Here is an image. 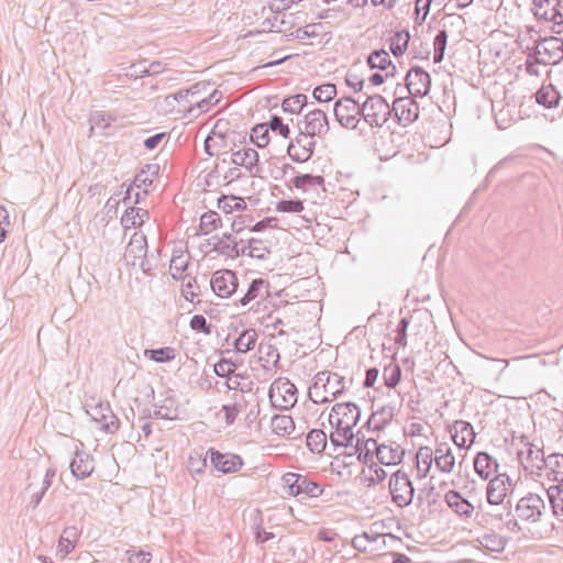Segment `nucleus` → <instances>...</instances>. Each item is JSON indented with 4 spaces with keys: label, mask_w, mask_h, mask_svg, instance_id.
I'll use <instances>...</instances> for the list:
<instances>
[{
    "label": "nucleus",
    "mask_w": 563,
    "mask_h": 563,
    "mask_svg": "<svg viewBox=\"0 0 563 563\" xmlns=\"http://www.w3.org/2000/svg\"><path fill=\"white\" fill-rule=\"evenodd\" d=\"M361 410L354 402H338L329 413V423L332 428L330 439L335 445L346 446L354 437Z\"/></svg>",
    "instance_id": "nucleus-1"
},
{
    "label": "nucleus",
    "mask_w": 563,
    "mask_h": 563,
    "mask_svg": "<svg viewBox=\"0 0 563 563\" xmlns=\"http://www.w3.org/2000/svg\"><path fill=\"white\" fill-rule=\"evenodd\" d=\"M345 388V378L330 371L319 372L309 388V398L314 404H324L342 394Z\"/></svg>",
    "instance_id": "nucleus-2"
},
{
    "label": "nucleus",
    "mask_w": 563,
    "mask_h": 563,
    "mask_svg": "<svg viewBox=\"0 0 563 563\" xmlns=\"http://www.w3.org/2000/svg\"><path fill=\"white\" fill-rule=\"evenodd\" d=\"M280 487L283 493L289 497L305 495L309 498H318L324 492L322 485L309 479L305 475L294 472H287L282 475Z\"/></svg>",
    "instance_id": "nucleus-3"
},
{
    "label": "nucleus",
    "mask_w": 563,
    "mask_h": 563,
    "mask_svg": "<svg viewBox=\"0 0 563 563\" xmlns=\"http://www.w3.org/2000/svg\"><path fill=\"white\" fill-rule=\"evenodd\" d=\"M269 400L275 408L287 410L297 402V388L287 378H277L269 388Z\"/></svg>",
    "instance_id": "nucleus-4"
},
{
    "label": "nucleus",
    "mask_w": 563,
    "mask_h": 563,
    "mask_svg": "<svg viewBox=\"0 0 563 563\" xmlns=\"http://www.w3.org/2000/svg\"><path fill=\"white\" fill-rule=\"evenodd\" d=\"M364 449L366 450L364 454L366 463L368 453L373 451H375L378 462L384 465H397L404 457V450L399 444L394 442L377 444L376 440L367 439L364 442Z\"/></svg>",
    "instance_id": "nucleus-5"
},
{
    "label": "nucleus",
    "mask_w": 563,
    "mask_h": 563,
    "mask_svg": "<svg viewBox=\"0 0 563 563\" xmlns=\"http://www.w3.org/2000/svg\"><path fill=\"white\" fill-rule=\"evenodd\" d=\"M530 11L539 21L552 22V31L561 33L563 29V14L560 10V0H532Z\"/></svg>",
    "instance_id": "nucleus-6"
},
{
    "label": "nucleus",
    "mask_w": 563,
    "mask_h": 563,
    "mask_svg": "<svg viewBox=\"0 0 563 563\" xmlns=\"http://www.w3.org/2000/svg\"><path fill=\"white\" fill-rule=\"evenodd\" d=\"M389 104L379 95L369 97L362 106L361 114L371 125H382L388 120Z\"/></svg>",
    "instance_id": "nucleus-7"
},
{
    "label": "nucleus",
    "mask_w": 563,
    "mask_h": 563,
    "mask_svg": "<svg viewBox=\"0 0 563 563\" xmlns=\"http://www.w3.org/2000/svg\"><path fill=\"white\" fill-rule=\"evenodd\" d=\"M389 489L391 499L397 506L405 507L412 501L413 487L405 473L398 471L391 475Z\"/></svg>",
    "instance_id": "nucleus-8"
},
{
    "label": "nucleus",
    "mask_w": 563,
    "mask_h": 563,
    "mask_svg": "<svg viewBox=\"0 0 563 563\" xmlns=\"http://www.w3.org/2000/svg\"><path fill=\"white\" fill-rule=\"evenodd\" d=\"M362 108L352 98H341L334 104V115L341 125L355 128L360 121Z\"/></svg>",
    "instance_id": "nucleus-9"
},
{
    "label": "nucleus",
    "mask_w": 563,
    "mask_h": 563,
    "mask_svg": "<svg viewBox=\"0 0 563 563\" xmlns=\"http://www.w3.org/2000/svg\"><path fill=\"white\" fill-rule=\"evenodd\" d=\"M210 284L216 295L221 298H229L235 292L239 286L236 275L230 269H219L214 272Z\"/></svg>",
    "instance_id": "nucleus-10"
},
{
    "label": "nucleus",
    "mask_w": 563,
    "mask_h": 563,
    "mask_svg": "<svg viewBox=\"0 0 563 563\" xmlns=\"http://www.w3.org/2000/svg\"><path fill=\"white\" fill-rule=\"evenodd\" d=\"M556 42L558 38L550 37L538 43L533 49L530 48V60L540 63L545 74L550 73V65L556 64L560 60V57L555 53L550 52V48H554Z\"/></svg>",
    "instance_id": "nucleus-11"
},
{
    "label": "nucleus",
    "mask_w": 563,
    "mask_h": 563,
    "mask_svg": "<svg viewBox=\"0 0 563 563\" xmlns=\"http://www.w3.org/2000/svg\"><path fill=\"white\" fill-rule=\"evenodd\" d=\"M230 132L229 121L225 119L218 120L205 141L206 151L210 155H217L225 146V139L229 137Z\"/></svg>",
    "instance_id": "nucleus-12"
},
{
    "label": "nucleus",
    "mask_w": 563,
    "mask_h": 563,
    "mask_svg": "<svg viewBox=\"0 0 563 563\" xmlns=\"http://www.w3.org/2000/svg\"><path fill=\"white\" fill-rule=\"evenodd\" d=\"M406 84L409 92L415 97L426 96L431 86L430 76L421 68H413L406 76Z\"/></svg>",
    "instance_id": "nucleus-13"
},
{
    "label": "nucleus",
    "mask_w": 563,
    "mask_h": 563,
    "mask_svg": "<svg viewBox=\"0 0 563 563\" xmlns=\"http://www.w3.org/2000/svg\"><path fill=\"white\" fill-rule=\"evenodd\" d=\"M210 462L216 470L227 473H235L243 466V460L233 453H221L219 451H210Z\"/></svg>",
    "instance_id": "nucleus-14"
},
{
    "label": "nucleus",
    "mask_w": 563,
    "mask_h": 563,
    "mask_svg": "<svg viewBox=\"0 0 563 563\" xmlns=\"http://www.w3.org/2000/svg\"><path fill=\"white\" fill-rule=\"evenodd\" d=\"M314 141L309 134H299L288 146V155L296 162H306L313 153Z\"/></svg>",
    "instance_id": "nucleus-15"
},
{
    "label": "nucleus",
    "mask_w": 563,
    "mask_h": 563,
    "mask_svg": "<svg viewBox=\"0 0 563 563\" xmlns=\"http://www.w3.org/2000/svg\"><path fill=\"white\" fill-rule=\"evenodd\" d=\"M89 415L102 432L114 433L119 429L118 419L107 405L96 406L89 411Z\"/></svg>",
    "instance_id": "nucleus-16"
},
{
    "label": "nucleus",
    "mask_w": 563,
    "mask_h": 563,
    "mask_svg": "<svg viewBox=\"0 0 563 563\" xmlns=\"http://www.w3.org/2000/svg\"><path fill=\"white\" fill-rule=\"evenodd\" d=\"M511 488L510 479L507 475L500 474L494 477L487 486V500L492 505H500L508 496Z\"/></svg>",
    "instance_id": "nucleus-17"
},
{
    "label": "nucleus",
    "mask_w": 563,
    "mask_h": 563,
    "mask_svg": "<svg viewBox=\"0 0 563 563\" xmlns=\"http://www.w3.org/2000/svg\"><path fill=\"white\" fill-rule=\"evenodd\" d=\"M393 110L402 125L412 123L418 118V104L408 98H399L394 101Z\"/></svg>",
    "instance_id": "nucleus-18"
},
{
    "label": "nucleus",
    "mask_w": 563,
    "mask_h": 563,
    "mask_svg": "<svg viewBox=\"0 0 563 563\" xmlns=\"http://www.w3.org/2000/svg\"><path fill=\"white\" fill-rule=\"evenodd\" d=\"M367 64L371 69H376L385 73V77H396L397 67L390 59L386 51H374L367 57Z\"/></svg>",
    "instance_id": "nucleus-19"
},
{
    "label": "nucleus",
    "mask_w": 563,
    "mask_h": 563,
    "mask_svg": "<svg viewBox=\"0 0 563 563\" xmlns=\"http://www.w3.org/2000/svg\"><path fill=\"white\" fill-rule=\"evenodd\" d=\"M328 130L327 115L322 111H312L306 115L301 134H309L313 139L316 135L327 133Z\"/></svg>",
    "instance_id": "nucleus-20"
},
{
    "label": "nucleus",
    "mask_w": 563,
    "mask_h": 563,
    "mask_svg": "<svg viewBox=\"0 0 563 563\" xmlns=\"http://www.w3.org/2000/svg\"><path fill=\"white\" fill-rule=\"evenodd\" d=\"M446 505L460 517L470 518L474 511L473 505L463 498L456 490H449L444 495Z\"/></svg>",
    "instance_id": "nucleus-21"
},
{
    "label": "nucleus",
    "mask_w": 563,
    "mask_h": 563,
    "mask_svg": "<svg viewBox=\"0 0 563 563\" xmlns=\"http://www.w3.org/2000/svg\"><path fill=\"white\" fill-rule=\"evenodd\" d=\"M452 440L460 448L470 446L475 439V433L470 423L465 421H455L452 426Z\"/></svg>",
    "instance_id": "nucleus-22"
},
{
    "label": "nucleus",
    "mask_w": 563,
    "mask_h": 563,
    "mask_svg": "<svg viewBox=\"0 0 563 563\" xmlns=\"http://www.w3.org/2000/svg\"><path fill=\"white\" fill-rule=\"evenodd\" d=\"M292 186L302 192L324 190V179L319 175L302 174L292 178Z\"/></svg>",
    "instance_id": "nucleus-23"
},
{
    "label": "nucleus",
    "mask_w": 563,
    "mask_h": 563,
    "mask_svg": "<svg viewBox=\"0 0 563 563\" xmlns=\"http://www.w3.org/2000/svg\"><path fill=\"white\" fill-rule=\"evenodd\" d=\"M386 478V472L377 463H369L363 467L360 474V482L366 487L380 484Z\"/></svg>",
    "instance_id": "nucleus-24"
},
{
    "label": "nucleus",
    "mask_w": 563,
    "mask_h": 563,
    "mask_svg": "<svg viewBox=\"0 0 563 563\" xmlns=\"http://www.w3.org/2000/svg\"><path fill=\"white\" fill-rule=\"evenodd\" d=\"M534 97L538 104L548 109L556 107L561 99L560 92L552 84L542 85L534 93Z\"/></svg>",
    "instance_id": "nucleus-25"
},
{
    "label": "nucleus",
    "mask_w": 563,
    "mask_h": 563,
    "mask_svg": "<svg viewBox=\"0 0 563 563\" xmlns=\"http://www.w3.org/2000/svg\"><path fill=\"white\" fill-rule=\"evenodd\" d=\"M268 295V283L264 279H254L246 294L241 298V305L247 306L253 301H260Z\"/></svg>",
    "instance_id": "nucleus-26"
},
{
    "label": "nucleus",
    "mask_w": 563,
    "mask_h": 563,
    "mask_svg": "<svg viewBox=\"0 0 563 563\" xmlns=\"http://www.w3.org/2000/svg\"><path fill=\"white\" fill-rule=\"evenodd\" d=\"M70 466L71 472L76 477L85 478L93 471V460L86 454H76Z\"/></svg>",
    "instance_id": "nucleus-27"
},
{
    "label": "nucleus",
    "mask_w": 563,
    "mask_h": 563,
    "mask_svg": "<svg viewBox=\"0 0 563 563\" xmlns=\"http://www.w3.org/2000/svg\"><path fill=\"white\" fill-rule=\"evenodd\" d=\"M532 346L530 345V371L539 372L545 366L556 365L558 358L554 352H531Z\"/></svg>",
    "instance_id": "nucleus-28"
},
{
    "label": "nucleus",
    "mask_w": 563,
    "mask_h": 563,
    "mask_svg": "<svg viewBox=\"0 0 563 563\" xmlns=\"http://www.w3.org/2000/svg\"><path fill=\"white\" fill-rule=\"evenodd\" d=\"M417 473L418 476L423 478L426 477L432 467L433 463V452L429 446H422L418 450L417 455Z\"/></svg>",
    "instance_id": "nucleus-29"
},
{
    "label": "nucleus",
    "mask_w": 563,
    "mask_h": 563,
    "mask_svg": "<svg viewBox=\"0 0 563 563\" xmlns=\"http://www.w3.org/2000/svg\"><path fill=\"white\" fill-rule=\"evenodd\" d=\"M232 163L251 169L257 162V152L250 147L236 150L231 156Z\"/></svg>",
    "instance_id": "nucleus-30"
},
{
    "label": "nucleus",
    "mask_w": 563,
    "mask_h": 563,
    "mask_svg": "<svg viewBox=\"0 0 563 563\" xmlns=\"http://www.w3.org/2000/svg\"><path fill=\"white\" fill-rule=\"evenodd\" d=\"M493 459L484 452L476 455L474 460V470L482 478H488L495 471Z\"/></svg>",
    "instance_id": "nucleus-31"
},
{
    "label": "nucleus",
    "mask_w": 563,
    "mask_h": 563,
    "mask_svg": "<svg viewBox=\"0 0 563 563\" xmlns=\"http://www.w3.org/2000/svg\"><path fill=\"white\" fill-rule=\"evenodd\" d=\"M79 539V533L76 528H67L63 531V534L58 542V551L64 555L71 552Z\"/></svg>",
    "instance_id": "nucleus-32"
},
{
    "label": "nucleus",
    "mask_w": 563,
    "mask_h": 563,
    "mask_svg": "<svg viewBox=\"0 0 563 563\" xmlns=\"http://www.w3.org/2000/svg\"><path fill=\"white\" fill-rule=\"evenodd\" d=\"M218 208L224 213H233L235 211H242L246 208V203L243 198L236 196H222L218 200Z\"/></svg>",
    "instance_id": "nucleus-33"
},
{
    "label": "nucleus",
    "mask_w": 563,
    "mask_h": 563,
    "mask_svg": "<svg viewBox=\"0 0 563 563\" xmlns=\"http://www.w3.org/2000/svg\"><path fill=\"white\" fill-rule=\"evenodd\" d=\"M271 426L277 435H287L295 430V423L288 415H277L273 417Z\"/></svg>",
    "instance_id": "nucleus-34"
},
{
    "label": "nucleus",
    "mask_w": 563,
    "mask_h": 563,
    "mask_svg": "<svg viewBox=\"0 0 563 563\" xmlns=\"http://www.w3.org/2000/svg\"><path fill=\"white\" fill-rule=\"evenodd\" d=\"M434 461L437 467L443 473H451L455 466V457L450 449H438Z\"/></svg>",
    "instance_id": "nucleus-35"
},
{
    "label": "nucleus",
    "mask_w": 563,
    "mask_h": 563,
    "mask_svg": "<svg viewBox=\"0 0 563 563\" xmlns=\"http://www.w3.org/2000/svg\"><path fill=\"white\" fill-rule=\"evenodd\" d=\"M146 216L147 212L141 208H130L123 214L121 221L125 228H136L141 227L144 223Z\"/></svg>",
    "instance_id": "nucleus-36"
},
{
    "label": "nucleus",
    "mask_w": 563,
    "mask_h": 563,
    "mask_svg": "<svg viewBox=\"0 0 563 563\" xmlns=\"http://www.w3.org/2000/svg\"><path fill=\"white\" fill-rule=\"evenodd\" d=\"M410 34L408 31L397 32L390 42V49L394 55L401 56L408 48Z\"/></svg>",
    "instance_id": "nucleus-37"
},
{
    "label": "nucleus",
    "mask_w": 563,
    "mask_h": 563,
    "mask_svg": "<svg viewBox=\"0 0 563 563\" xmlns=\"http://www.w3.org/2000/svg\"><path fill=\"white\" fill-rule=\"evenodd\" d=\"M540 462L541 464L537 465L539 471L543 467H549L555 472L556 475H562L560 481L563 483V454H550L547 459L542 456Z\"/></svg>",
    "instance_id": "nucleus-38"
},
{
    "label": "nucleus",
    "mask_w": 563,
    "mask_h": 563,
    "mask_svg": "<svg viewBox=\"0 0 563 563\" xmlns=\"http://www.w3.org/2000/svg\"><path fill=\"white\" fill-rule=\"evenodd\" d=\"M257 334L254 330H246L235 341V349L240 353H246L255 346Z\"/></svg>",
    "instance_id": "nucleus-39"
},
{
    "label": "nucleus",
    "mask_w": 563,
    "mask_h": 563,
    "mask_svg": "<svg viewBox=\"0 0 563 563\" xmlns=\"http://www.w3.org/2000/svg\"><path fill=\"white\" fill-rule=\"evenodd\" d=\"M216 250L219 251L221 254L229 256V257L239 256L238 243L232 235L225 234L223 236V239H221L216 244Z\"/></svg>",
    "instance_id": "nucleus-40"
},
{
    "label": "nucleus",
    "mask_w": 563,
    "mask_h": 563,
    "mask_svg": "<svg viewBox=\"0 0 563 563\" xmlns=\"http://www.w3.org/2000/svg\"><path fill=\"white\" fill-rule=\"evenodd\" d=\"M144 355L150 360L164 363L173 361L176 356L175 350L173 347H162L158 350H145Z\"/></svg>",
    "instance_id": "nucleus-41"
},
{
    "label": "nucleus",
    "mask_w": 563,
    "mask_h": 563,
    "mask_svg": "<svg viewBox=\"0 0 563 563\" xmlns=\"http://www.w3.org/2000/svg\"><path fill=\"white\" fill-rule=\"evenodd\" d=\"M327 443L325 433L320 430H312L307 435V445L311 451L321 452Z\"/></svg>",
    "instance_id": "nucleus-42"
},
{
    "label": "nucleus",
    "mask_w": 563,
    "mask_h": 563,
    "mask_svg": "<svg viewBox=\"0 0 563 563\" xmlns=\"http://www.w3.org/2000/svg\"><path fill=\"white\" fill-rule=\"evenodd\" d=\"M336 95V87L333 84H324L313 90V97L319 102H329Z\"/></svg>",
    "instance_id": "nucleus-43"
},
{
    "label": "nucleus",
    "mask_w": 563,
    "mask_h": 563,
    "mask_svg": "<svg viewBox=\"0 0 563 563\" xmlns=\"http://www.w3.org/2000/svg\"><path fill=\"white\" fill-rule=\"evenodd\" d=\"M251 140L258 146L265 147L269 143L268 128L265 124H258L251 132Z\"/></svg>",
    "instance_id": "nucleus-44"
},
{
    "label": "nucleus",
    "mask_w": 563,
    "mask_h": 563,
    "mask_svg": "<svg viewBox=\"0 0 563 563\" xmlns=\"http://www.w3.org/2000/svg\"><path fill=\"white\" fill-rule=\"evenodd\" d=\"M220 218L217 212H207L200 219V230L203 234H208L218 228Z\"/></svg>",
    "instance_id": "nucleus-45"
},
{
    "label": "nucleus",
    "mask_w": 563,
    "mask_h": 563,
    "mask_svg": "<svg viewBox=\"0 0 563 563\" xmlns=\"http://www.w3.org/2000/svg\"><path fill=\"white\" fill-rule=\"evenodd\" d=\"M183 296L190 302H194L199 296V286L195 278H187L181 288Z\"/></svg>",
    "instance_id": "nucleus-46"
},
{
    "label": "nucleus",
    "mask_w": 563,
    "mask_h": 563,
    "mask_svg": "<svg viewBox=\"0 0 563 563\" xmlns=\"http://www.w3.org/2000/svg\"><path fill=\"white\" fill-rule=\"evenodd\" d=\"M401 372L398 365L390 364L385 367L384 378L388 387H396L400 380Z\"/></svg>",
    "instance_id": "nucleus-47"
},
{
    "label": "nucleus",
    "mask_w": 563,
    "mask_h": 563,
    "mask_svg": "<svg viewBox=\"0 0 563 563\" xmlns=\"http://www.w3.org/2000/svg\"><path fill=\"white\" fill-rule=\"evenodd\" d=\"M276 210L279 212L299 213L303 210V203L300 200H280L276 203Z\"/></svg>",
    "instance_id": "nucleus-48"
},
{
    "label": "nucleus",
    "mask_w": 563,
    "mask_h": 563,
    "mask_svg": "<svg viewBox=\"0 0 563 563\" xmlns=\"http://www.w3.org/2000/svg\"><path fill=\"white\" fill-rule=\"evenodd\" d=\"M544 503L539 495L530 493V520L537 521L544 509Z\"/></svg>",
    "instance_id": "nucleus-49"
},
{
    "label": "nucleus",
    "mask_w": 563,
    "mask_h": 563,
    "mask_svg": "<svg viewBox=\"0 0 563 563\" xmlns=\"http://www.w3.org/2000/svg\"><path fill=\"white\" fill-rule=\"evenodd\" d=\"M322 26L320 24H308L296 30L295 35L299 40L317 37L320 35Z\"/></svg>",
    "instance_id": "nucleus-50"
},
{
    "label": "nucleus",
    "mask_w": 563,
    "mask_h": 563,
    "mask_svg": "<svg viewBox=\"0 0 563 563\" xmlns=\"http://www.w3.org/2000/svg\"><path fill=\"white\" fill-rule=\"evenodd\" d=\"M446 41H448V34L445 31H441L434 38V51H435V55H434V60L435 62H440L442 58H443V54H444V51H445V46H446Z\"/></svg>",
    "instance_id": "nucleus-51"
},
{
    "label": "nucleus",
    "mask_w": 563,
    "mask_h": 563,
    "mask_svg": "<svg viewBox=\"0 0 563 563\" xmlns=\"http://www.w3.org/2000/svg\"><path fill=\"white\" fill-rule=\"evenodd\" d=\"M235 364L230 360H220L214 364V372L218 376L227 377L235 371Z\"/></svg>",
    "instance_id": "nucleus-52"
},
{
    "label": "nucleus",
    "mask_w": 563,
    "mask_h": 563,
    "mask_svg": "<svg viewBox=\"0 0 563 563\" xmlns=\"http://www.w3.org/2000/svg\"><path fill=\"white\" fill-rule=\"evenodd\" d=\"M252 224L251 217L246 214L238 216L233 219L231 223L232 231L235 233H240L244 231L246 228H249Z\"/></svg>",
    "instance_id": "nucleus-53"
},
{
    "label": "nucleus",
    "mask_w": 563,
    "mask_h": 563,
    "mask_svg": "<svg viewBox=\"0 0 563 563\" xmlns=\"http://www.w3.org/2000/svg\"><path fill=\"white\" fill-rule=\"evenodd\" d=\"M187 266L186 261L183 257H174L170 261L169 272L174 278H178Z\"/></svg>",
    "instance_id": "nucleus-54"
},
{
    "label": "nucleus",
    "mask_w": 563,
    "mask_h": 563,
    "mask_svg": "<svg viewBox=\"0 0 563 563\" xmlns=\"http://www.w3.org/2000/svg\"><path fill=\"white\" fill-rule=\"evenodd\" d=\"M305 96L297 95L295 97L285 99L283 102V108L285 110L296 111L300 110L303 107Z\"/></svg>",
    "instance_id": "nucleus-55"
},
{
    "label": "nucleus",
    "mask_w": 563,
    "mask_h": 563,
    "mask_svg": "<svg viewBox=\"0 0 563 563\" xmlns=\"http://www.w3.org/2000/svg\"><path fill=\"white\" fill-rule=\"evenodd\" d=\"M553 512L563 515V489H558L556 495H549Z\"/></svg>",
    "instance_id": "nucleus-56"
},
{
    "label": "nucleus",
    "mask_w": 563,
    "mask_h": 563,
    "mask_svg": "<svg viewBox=\"0 0 563 563\" xmlns=\"http://www.w3.org/2000/svg\"><path fill=\"white\" fill-rule=\"evenodd\" d=\"M269 128L278 132L282 136L287 137L289 134L288 125L284 124L282 119L278 117H274L269 122Z\"/></svg>",
    "instance_id": "nucleus-57"
},
{
    "label": "nucleus",
    "mask_w": 563,
    "mask_h": 563,
    "mask_svg": "<svg viewBox=\"0 0 563 563\" xmlns=\"http://www.w3.org/2000/svg\"><path fill=\"white\" fill-rule=\"evenodd\" d=\"M151 561V553L144 551H133L129 554L130 563H148Z\"/></svg>",
    "instance_id": "nucleus-58"
},
{
    "label": "nucleus",
    "mask_w": 563,
    "mask_h": 563,
    "mask_svg": "<svg viewBox=\"0 0 563 563\" xmlns=\"http://www.w3.org/2000/svg\"><path fill=\"white\" fill-rule=\"evenodd\" d=\"M346 84L355 91H360L363 89L364 80L360 78L357 75L351 73L346 77Z\"/></svg>",
    "instance_id": "nucleus-59"
},
{
    "label": "nucleus",
    "mask_w": 563,
    "mask_h": 563,
    "mask_svg": "<svg viewBox=\"0 0 563 563\" xmlns=\"http://www.w3.org/2000/svg\"><path fill=\"white\" fill-rule=\"evenodd\" d=\"M190 327L194 329V330H201V331H205L206 333H208V329L206 327V319L203 316H200V314H196L191 318L190 320Z\"/></svg>",
    "instance_id": "nucleus-60"
},
{
    "label": "nucleus",
    "mask_w": 563,
    "mask_h": 563,
    "mask_svg": "<svg viewBox=\"0 0 563 563\" xmlns=\"http://www.w3.org/2000/svg\"><path fill=\"white\" fill-rule=\"evenodd\" d=\"M395 77H385V73L377 70L369 77V84L373 86H380Z\"/></svg>",
    "instance_id": "nucleus-61"
},
{
    "label": "nucleus",
    "mask_w": 563,
    "mask_h": 563,
    "mask_svg": "<svg viewBox=\"0 0 563 563\" xmlns=\"http://www.w3.org/2000/svg\"><path fill=\"white\" fill-rule=\"evenodd\" d=\"M377 378H378V369L376 368H371L366 372V377H365V380H364V386L365 387H373L375 385V383L377 382Z\"/></svg>",
    "instance_id": "nucleus-62"
},
{
    "label": "nucleus",
    "mask_w": 563,
    "mask_h": 563,
    "mask_svg": "<svg viewBox=\"0 0 563 563\" xmlns=\"http://www.w3.org/2000/svg\"><path fill=\"white\" fill-rule=\"evenodd\" d=\"M432 0H417L416 1V12L419 14L422 12V18L424 19L429 13L430 4Z\"/></svg>",
    "instance_id": "nucleus-63"
},
{
    "label": "nucleus",
    "mask_w": 563,
    "mask_h": 563,
    "mask_svg": "<svg viewBox=\"0 0 563 563\" xmlns=\"http://www.w3.org/2000/svg\"><path fill=\"white\" fill-rule=\"evenodd\" d=\"M222 413L224 415L225 422L232 423L238 416V410L234 406L233 407L224 406L222 409Z\"/></svg>",
    "instance_id": "nucleus-64"
}]
</instances>
